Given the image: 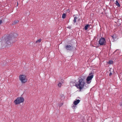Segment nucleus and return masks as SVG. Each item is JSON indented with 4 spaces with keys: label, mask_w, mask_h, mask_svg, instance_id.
I'll return each mask as SVG.
<instances>
[{
    "label": "nucleus",
    "mask_w": 122,
    "mask_h": 122,
    "mask_svg": "<svg viewBox=\"0 0 122 122\" xmlns=\"http://www.w3.org/2000/svg\"><path fill=\"white\" fill-rule=\"evenodd\" d=\"M18 36L16 33H14L12 35H10L5 38V41L9 45H11L12 43L15 41L13 40L14 39Z\"/></svg>",
    "instance_id": "f257e3e1"
},
{
    "label": "nucleus",
    "mask_w": 122,
    "mask_h": 122,
    "mask_svg": "<svg viewBox=\"0 0 122 122\" xmlns=\"http://www.w3.org/2000/svg\"><path fill=\"white\" fill-rule=\"evenodd\" d=\"M85 83L84 79L81 78L79 80L77 84H76L75 86L81 90L83 88Z\"/></svg>",
    "instance_id": "f03ea898"
},
{
    "label": "nucleus",
    "mask_w": 122,
    "mask_h": 122,
    "mask_svg": "<svg viewBox=\"0 0 122 122\" xmlns=\"http://www.w3.org/2000/svg\"><path fill=\"white\" fill-rule=\"evenodd\" d=\"M24 101V98L22 97H17L14 101L15 105L19 104L20 103L23 102Z\"/></svg>",
    "instance_id": "7ed1b4c3"
},
{
    "label": "nucleus",
    "mask_w": 122,
    "mask_h": 122,
    "mask_svg": "<svg viewBox=\"0 0 122 122\" xmlns=\"http://www.w3.org/2000/svg\"><path fill=\"white\" fill-rule=\"evenodd\" d=\"M19 79L22 83H24L27 81L26 77L24 75H20L19 76Z\"/></svg>",
    "instance_id": "20e7f679"
},
{
    "label": "nucleus",
    "mask_w": 122,
    "mask_h": 122,
    "mask_svg": "<svg viewBox=\"0 0 122 122\" xmlns=\"http://www.w3.org/2000/svg\"><path fill=\"white\" fill-rule=\"evenodd\" d=\"M99 43L100 45H105L106 43L105 39L104 38H100L99 41Z\"/></svg>",
    "instance_id": "39448f33"
},
{
    "label": "nucleus",
    "mask_w": 122,
    "mask_h": 122,
    "mask_svg": "<svg viewBox=\"0 0 122 122\" xmlns=\"http://www.w3.org/2000/svg\"><path fill=\"white\" fill-rule=\"evenodd\" d=\"M65 48L67 50L69 51L72 50L74 49L72 45L69 44L66 45L65 47Z\"/></svg>",
    "instance_id": "423d86ee"
},
{
    "label": "nucleus",
    "mask_w": 122,
    "mask_h": 122,
    "mask_svg": "<svg viewBox=\"0 0 122 122\" xmlns=\"http://www.w3.org/2000/svg\"><path fill=\"white\" fill-rule=\"evenodd\" d=\"M93 75H91L90 76H89L86 79L87 82V83L89 84L90 83L91 81H90L92 78H93Z\"/></svg>",
    "instance_id": "0eeeda50"
},
{
    "label": "nucleus",
    "mask_w": 122,
    "mask_h": 122,
    "mask_svg": "<svg viewBox=\"0 0 122 122\" xmlns=\"http://www.w3.org/2000/svg\"><path fill=\"white\" fill-rule=\"evenodd\" d=\"M80 100L79 99H76L74 102L73 104L75 105H77L80 102Z\"/></svg>",
    "instance_id": "6e6552de"
},
{
    "label": "nucleus",
    "mask_w": 122,
    "mask_h": 122,
    "mask_svg": "<svg viewBox=\"0 0 122 122\" xmlns=\"http://www.w3.org/2000/svg\"><path fill=\"white\" fill-rule=\"evenodd\" d=\"M117 0L115 4L116 5L118 6V7H120V5Z\"/></svg>",
    "instance_id": "1a4fd4ad"
},
{
    "label": "nucleus",
    "mask_w": 122,
    "mask_h": 122,
    "mask_svg": "<svg viewBox=\"0 0 122 122\" xmlns=\"http://www.w3.org/2000/svg\"><path fill=\"white\" fill-rule=\"evenodd\" d=\"M77 19V17L76 16H75L74 17V19L73 20V22L74 23H75L76 22V20Z\"/></svg>",
    "instance_id": "9d476101"
},
{
    "label": "nucleus",
    "mask_w": 122,
    "mask_h": 122,
    "mask_svg": "<svg viewBox=\"0 0 122 122\" xmlns=\"http://www.w3.org/2000/svg\"><path fill=\"white\" fill-rule=\"evenodd\" d=\"M19 22V21L18 20H15L14 22V23L13 24H16L17 23H18Z\"/></svg>",
    "instance_id": "9b49d317"
},
{
    "label": "nucleus",
    "mask_w": 122,
    "mask_h": 122,
    "mask_svg": "<svg viewBox=\"0 0 122 122\" xmlns=\"http://www.w3.org/2000/svg\"><path fill=\"white\" fill-rule=\"evenodd\" d=\"M89 25H87L85 26L84 28L85 30H86L87 29V27H88Z\"/></svg>",
    "instance_id": "f8f14e48"
},
{
    "label": "nucleus",
    "mask_w": 122,
    "mask_h": 122,
    "mask_svg": "<svg viewBox=\"0 0 122 122\" xmlns=\"http://www.w3.org/2000/svg\"><path fill=\"white\" fill-rule=\"evenodd\" d=\"M113 63V61H110L108 62V63L109 64H111Z\"/></svg>",
    "instance_id": "ddd939ff"
},
{
    "label": "nucleus",
    "mask_w": 122,
    "mask_h": 122,
    "mask_svg": "<svg viewBox=\"0 0 122 122\" xmlns=\"http://www.w3.org/2000/svg\"><path fill=\"white\" fill-rule=\"evenodd\" d=\"M66 16V15L64 13L62 14V18H65Z\"/></svg>",
    "instance_id": "4468645a"
},
{
    "label": "nucleus",
    "mask_w": 122,
    "mask_h": 122,
    "mask_svg": "<svg viewBox=\"0 0 122 122\" xmlns=\"http://www.w3.org/2000/svg\"><path fill=\"white\" fill-rule=\"evenodd\" d=\"M41 39H40L39 40H37L36 41V43H40V42H41Z\"/></svg>",
    "instance_id": "2eb2a0df"
},
{
    "label": "nucleus",
    "mask_w": 122,
    "mask_h": 122,
    "mask_svg": "<svg viewBox=\"0 0 122 122\" xmlns=\"http://www.w3.org/2000/svg\"><path fill=\"white\" fill-rule=\"evenodd\" d=\"M61 83H59L58 84V86L60 87L61 86Z\"/></svg>",
    "instance_id": "dca6fc26"
},
{
    "label": "nucleus",
    "mask_w": 122,
    "mask_h": 122,
    "mask_svg": "<svg viewBox=\"0 0 122 122\" xmlns=\"http://www.w3.org/2000/svg\"><path fill=\"white\" fill-rule=\"evenodd\" d=\"M112 38L113 40V41L114 40H115V38L114 37V36H112Z\"/></svg>",
    "instance_id": "f3484780"
},
{
    "label": "nucleus",
    "mask_w": 122,
    "mask_h": 122,
    "mask_svg": "<svg viewBox=\"0 0 122 122\" xmlns=\"http://www.w3.org/2000/svg\"><path fill=\"white\" fill-rule=\"evenodd\" d=\"M121 100L122 101V98L121 99ZM120 104L121 106H122V102H120Z\"/></svg>",
    "instance_id": "a211bd4d"
},
{
    "label": "nucleus",
    "mask_w": 122,
    "mask_h": 122,
    "mask_svg": "<svg viewBox=\"0 0 122 122\" xmlns=\"http://www.w3.org/2000/svg\"><path fill=\"white\" fill-rule=\"evenodd\" d=\"M2 20H0V25L2 23Z\"/></svg>",
    "instance_id": "6ab92c4d"
},
{
    "label": "nucleus",
    "mask_w": 122,
    "mask_h": 122,
    "mask_svg": "<svg viewBox=\"0 0 122 122\" xmlns=\"http://www.w3.org/2000/svg\"><path fill=\"white\" fill-rule=\"evenodd\" d=\"M67 28H68L69 29H70L71 28V27L70 26H69L68 27H67Z\"/></svg>",
    "instance_id": "aec40b11"
},
{
    "label": "nucleus",
    "mask_w": 122,
    "mask_h": 122,
    "mask_svg": "<svg viewBox=\"0 0 122 122\" xmlns=\"http://www.w3.org/2000/svg\"><path fill=\"white\" fill-rule=\"evenodd\" d=\"M112 73L111 72H110L109 74V76H111L112 75Z\"/></svg>",
    "instance_id": "412c9836"
},
{
    "label": "nucleus",
    "mask_w": 122,
    "mask_h": 122,
    "mask_svg": "<svg viewBox=\"0 0 122 122\" xmlns=\"http://www.w3.org/2000/svg\"><path fill=\"white\" fill-rule=\"evenodd\" d=\"M75 107L74 106H73L72 107V108H73V109H74V108Z\"/></svg>",
    "instance_id": "4be33fe9"
},
{
    "label": "nucleus",
    "mask_w": 122,
    "mask_h": 122,
    "mask_svg": "<svg viewBox=\"0 0 122 122\" xmlns=\"http://www.w3.org/2000/svg\"><path fill=\"white\" fill-rule=\"evenodd\" d=\"M18 5V3H17V5Z\"/></svg>",
    "instance_id": "5701e85b"
},
{
    "label": "nucleus",
    "mask_w": 122,
    "mask_h": 122,
    "mask_svg": "<svg viewBox=\"0 0 122 122\" xmlns=\"http://www.w3.org/2000/svg\"><path fill=\"white\" fill-rule=\"evenodd\" d=\"M71 83H72V82L71 83Z\"/></svg>",
    "instance_id": "b1692460"
}]
</instances>
